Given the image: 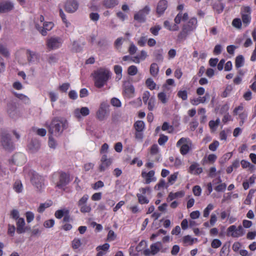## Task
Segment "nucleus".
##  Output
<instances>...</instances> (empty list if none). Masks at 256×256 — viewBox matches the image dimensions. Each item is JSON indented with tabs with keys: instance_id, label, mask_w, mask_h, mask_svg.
Segmentation results:
<instances>
[{
	"instance_id": "1",
	"label": "nucleus",
	"mask_w": 256,
	"mask_h": 256,
	"mask_svg": "<svg viewBox=\"0 0 256 256\" xmlns=\"http://www.w3.org/2000/svg\"><path fill=\"white\" fill-rule=\"evenodd\" d=\"M46 125L48 134L58 137L68 127V122L64 119L54 118L49 124H46Z\"/></svg>"
},
{
	"instance_id": "2",
	"label": "nucleus",
	"mask_w": 256,
	"mask_h": 256,
	"mask_svg": "<svg viewBox=\"0 0 256 256\" xmlns=\"http://www.w3.org/2000/svg\"><path fill=\"white\" fill-rule=\"evenodd\" d=\"M92 75L94 78V85L98 88H101L106 84L111 76L110 71L104 68H98L94 72Z\"/></svg>"
},
{
	"instance_id": "3",
	"label": "nucleus",
	"mask_w": 256,
	"mask_h": 256,
	"mask_svg": "<svg viewBox=\"0 0 256 256\" xmlns=\"http://www.w3.org/2000/svg\"><path fill=\"white\" fill-rule=\"evenodd\" d=\"M0 144L2 148L8 152H12L15 149V145L12 140L10 134L6 130H2L0 133Z\"/></svg>"
},
{
	"instance_id": "4",
	"label": "nucleus",
	"mask_w": 256,
	"mask_h": 256,
	"mask_svg": "<svg viewBox=\"0 0 256 256\" xmlns=\"http://www.w3.org/2000/svg\"><path fill=\"white\" fill-rule=\"evenodd\" d=\"M110 106L105 102L101 103L99 109L96 113V118L100 121L105 120L110 114Z\"/></svg>"
},
{
	"instance_id": "5",
	"label": "nucleus",
	"mask_w": 256,
	"mask_h": 256,
	"mask_svg": "<svg viewBox=\"0 0 256 256\" xmlns=\"http://www.w3.org/2000/svg\"><path fill=\"white\" fill-rule=\"evenodd\" d=\"M190 140L188 138H180L176 143L177 146H180V152L182 154L186 155L187 154L190 150V148L188 146Z\"/></svg>"
},
{
	"instance_id": "6",
	"label": "nucleus",
	"mask_w": 256,
	"mask_h": 256,
	"mask_svg": "<svg viewBox=\"0 0 256 256\" xmlns=\"http://www.w3.org/2000/svg\"><path fill=\"white\" fill-rule=\"evenodd\" d=\"M150 11V7L146 6L143 9L134 15V19L139 22H144L146 20V16L149 14Z\"/></svg>"
},
{
	"instance_id": "7",
	"label": "nucleus",
	"mask_w": 256,
	"mask_h": 256,
	"mask_svg": "<svg viewBox=\"0 0 256 256\" xmlns=\"http://www.w3.org/2000/svg\"><path fill=\"white\" fill-rule=\"evenodd\" d=\"M161 246V242H158L152 244L150 246V249H146L144 250L143 254L145 256H154L160 250Z\"/></svg>"
},
{
	"instance_id": "8",
	"label": "nucleus",
	"mask_w": 256,
	"mask_h": 256,
	"mask_svg": "<svg viewBox=\"0 0 256 256\" xmlns=\"http://www.w3.org/2000/svg\"><path fill=\"white\" fill-rule=\"evenodd\" d=\"M78 2L76 0H67L65 3L64 10L68 13H73L78 9Z\"/></svg>"
},
{
	"instance_id": "9",
	"label": "nucleus",
	"mask_w": 256,
	"mask_h": 256,
	"mask_svg": "<svg viewBox=\"0 0 256 256\" xmlns=\"http://www.w3.org/2000/svg\"><path fill=\"white\" fill-rule=\"evenodd\" d=\"M62 44V40L59 37H52L47 40V46L50 50L60 48Z\"/></svg>"
},
{
	"instance_id": "10",
	"label": "nucleus",
	"mask_w": 256,
	"mask_h": 256,
	"mask_svg": "<svg viewBox=\"0 0 256 256\" xmlns=\"http://www.w3.org/2000/svg\"><path fill=\"white\" fill-rule=\"evenodd\" d=\"M31 182L38 190H40L44 184V178L37 173H34L31 177Z\"/></svg>"
},
{
	"instance_id": "11",
	"label": "nucleus",
	"mask_w": 256,
	"mask_h": 256,
	"mask_svg": "<svg viewBox=\"0 0 256 256\" xmlns=\"http://www.w3.org/2000/svg\"><path fill=\"white\" fill-rule=\"evenodd\" d=\"M228 231L232 232L231 236L234 238H238L244 234V230L242 226H239L238 228L234 225L231 226L228 228Z\"/></svg>"
},
{
	"instance_id": "12",
	"label": "nucleus",
	"mask_w": 256,
	"mask_h": 256,
	"mask_svg": "<svg viewBox=\"0 0 256 256\" xmlns=\"http://www.w3.org/2000/svg\"><path fill=\"white\" fill-rule=\"evenodd\" d=\"M70 175L66 172H62L59 177V181L57 183L56 186L60 188L65 186L70 182Z\"/></svg>"
},
{
	"instance_id": "13",
	"label": "nucleus",
	"mask_w": 256,
	"mask_h": 256,
	"mask_svg": "<svg viewBox=\"0 0 256 256\" xmlns=\"http://www.w3.org/2000/svg\"><path fill=\"white\" fill-rule=\"evenodd\" d=\"M14 8V4L10 1L0 0V13H5L12 10Z\"/></svg>"
},
{
	"instance_id": "14",
	"label": "nucleus",
	"mask_w": 256,
	"mask_h": 256,
	"mask_svg": "<svg viewBox=\"0 0 256 256\" xmlns=\"http://www.w3.org/2000/svg\"><path fill=\"white\" fill-rule=\"evenodd\" d=\"M54 24L52 22H46L44 24L43 27L40 26L38 24H36V28L38 30L42 36H46L47 31L52 29Z\"/></svg>"
},
{
	"instance_id": "15",
	"label": "nucleus",
	"mask_w": 256,
	"mask_h": 256,
	"mask_svg": "<svg viewBox=\"0 0 256 256\" xmlns=\"http://www.w3.org/2000/svg\"><path fill=\"white\" fill-rule=\"evenodd\" d=\"M102 164L100 166L99 170L100 172H103L108 167L112 162L111 158H108L106 154H104L100 160Z\"/></svg>"
},
{
	"instance_id": "16",
	"label": "nucleus",
	"mask_w": 256,
	"mask_h": 256,
	"mask_svg": "<svg viewBox=\"0 0 256 256\" xmlns=\"http://www.w3.org/2000/svg\"><path fill=\"white\" fill-rule=\"evenodd\" d=\"M16 232L18 234L24 233L26 232V228H24L25 222L23 218H20L16 220Z\"/></svg>"
},
{
	"instance_id": "17",
	"label": "nucleus",
	"mask_w": 256,
	"mask_h": 256,
	"mask_svg": "<svg viewBox=\"0 0 256 256\" xmlns=\"http://www.w3.org/2000/svg\"><path fill=\"white\" fill-rule=\"evenodd\" d=\"M7 112L10 117L14 118L17 115L16 104L14 102H9L8 104Z\"/></svg>"
},
{
	"instance_id": "18",
	"label": "nucleus",
	"mask_w": 256,
	"mask_h": 256,
	"mask_svg": "<svg viewBox=\"0 0 256 256\" xmlns=\"http://www.w3.org/2000/svg\"><path fill=\"white\" fill-rule=\"evenodd\" d=\"M40 146V142L37 140H32L28 144V149L32 153L37 152Z\"/></svg>"
},
{
	"instance_id": "19",
	"label": "nucleus",
	"mask_w": 256,
	"mask_h": 256,
	"mask_svg": "<svg viewBox=\"0 0 256 256\" xmlns=\"http://www.w3.org/2000/svg\"><path fill=\"white\" fill-rule=\"evenodd\" d=\"M74 114L76 117L77 118H80V115H82L84 116L88 115L90 114V110L87 107H82L80 109H76L74 110Z\"/></svg>"
},
{
	"instance_id": "20",
	"label": "nucleus",
	"mask_w": 256,
	"mask_h": 256,
	"mask_svg": "<svg viewBox=\"0 0 256 256\" xmlns=\"http://www.w3.org/2000/svg\"><path fill=\"white\" fill-rule=\"evenodd\" d=\"M168 7V2L166 0H160L158 4L156 12L159 14H162Z\"/></svg>"
},
{
	"instance_id": "21",
	"label": "nucleus",
	"mask_w": 256,
	"mask_h": 256,
	"mask_svg": "<svg viewBox=\"0 0 256 256\" xmlns=\"http://www.w3.org/2000/svg\"><path fill=\"white\" fill-rule=\"evenodd\" d=\"M189 172L195 174H200L202 172V168L199 167V164L196 162H194L190 167Z\"/></svg>"
},
{
	"instance_id": "22",
	"label": "nucleus",
	"mask_w": 256,
	"mask_h": 256,
	"mask_svg": "<svg viewBox=\"0 0 256 256\" xmlns=\"http://www.w3.org/2000/svg\"><path fill=\"white\" fill-rule=\"evenodd\" d=\"M27 60L29 63L33 62L38 58V54L30 50H26Z\"/></svg>"
},
{
	"instance_id": "23",
	"label": "nucleus",
	"mask_w": 256,
	"mask_h": 256,
	"mask_svg": "<svg viewBox=\"0 0 256 256\" xmlns=\"http://www.w3.org/2000/svg\"><path fill=\"white\" fill-rule=\"evenodd\" d=\"M197 23V20L195 18H191L188 22L187 24H184L183 26V28L186 27V28H188V32H189L194 30L195 28V26Z\"/></svg>"
},
{
	"instance_id": "24",
	"label": "nucleus",
	"mask_w": 256,
	"mask_h": 256,
	"mask_svg": "<svg viewBox=\"0 0 256 256\" xmlns=\"http://www.w3.org/2000/svg\"><path fill=\"white\" fill-rule=\"evenodd\" d=\"M118 4L117 0H104L102 4L104 6L108 8H111L114 7Z\"/></svg>"
},
{
	"instance_id": "25",
	"label": "nucleus",
	"mask_w": 256,
	"mask_h": 256,
	"mask_svg": "<svg viewBox=\"0 0 256 256\" xmlns=\"http://www.w3.org/2000/svg\"><path fill=\"white\" fill-rule=\"evenodd\" d=\"M154 174V170H150L148 173L142 172V176L146 178V184H150L152 181V178Z\"/></svg>"
},
{
	"instance_id": "26",
	"label": "nucleus",
	"mask_w": 256,
	"mask_h": 256,
	"mask_svg": "<svg viewBox=\"0 0 256 256\" xmlns=\"http://www.w3.org/2000/svg\"><path fill=\"white\" fill-rule=\"evenodd\" d=\"M210 98V94L208 93H206L205 96L203 97H199L198 98L193 100L192 102L194 105H198L200 103H204L207 99Z\"/></svg>"
},
{
	"instance_id": "27",
	"label": "nucleus",
	"mask_w": 256,
	"mask_h": 256,
	"mask_svg": "<svg viewBox=\"0 0 256 256\" xmlns=\"http://www.w3.org/2000/svg\"><path fill=\"white\" fill-rule=\"evenodd\" d=\"M163 50L162 49H158L154 50V56L155 59L158 62H162L164 60L162 56Z\"/></svg>"
},
{
	"instance_id": "28",
	"label": "nucleus",
	"mask_w": 256,
	"mask_h": 256,
	"mask_svg": "<svg viewBox=\"0 0 256 256\" xmlns=\"http://www.w3.org/2000/svg\"><path fill=\"white\" fill-rule=\"evenodd\" d=\"M188 28H186V27L183 28H182V31L179 33L178 36V40L180 42L186 39L187 36V35L188 34Z\"/></svg>"
},
{
	"instance_id": "29",
	"label": "nucleus",
	"mask_w": 256,
	"mask_h": 256,
	"mask_svg": "<svg viewBox=\"0 0 256 256\" xmlns=\"http://www.w3.org/2000/svg\"><path fill=\"white\" fill-rule=\"evenodd\" d=\"M159 68L156 63H152L150 66V72L153 76H156L158 74Z\"/></svg>"
},
{
	"instance_id": "30",
	"label": "nucleus",
	"mask_w": 256,
	"mask_h": 256,
	"mask_svg": "<svg viewBox=\"0 0 256 256\" xmlns=\"http://www.w3.org/2000/svg\"><path fill=\"white\" fill-rule=\"evenodd\" d=\"M244 63V58L242 55L238 56L235 61V64L236 68H239L243 66Z\"/></svg>"
},
{
	"instance_id": "31",
	"label": "nucleus",
	"mask_w": 256,
	"mask_h": 256,
	"mask_svg": "<svg viewBox=\"0 0 256 256\" xmlns=\"http://www.w3.org/2000/svg\"><path fill=\"white\" fill-rule=\"evenodd\" d=\"M134 126L137 132H142L144 128V124L142 120H138L135 122Z\"/></svg>"
},
{
	"instance_id": "32",
	"label": "nucleus",
	"mask_w": 256,
	"mask_h": 256,
	"mask_svg": "<svg viewBox=\"0 0 256 256\" xmlns=\"http://www.w3.org/2000/svg\"><path fill=\"white\" fill-rule=\"evenodd\" d=\"M124 92L128 96H131L134 92V88L132 84H128L125 86Z\"/></svg>"
},
{
	"instance_id": "33",
	"label": "nucleus",
	"mask_w": 256,
	"mask_h": 256,
	"mask_svg": "<svg viewBox=\"0 0 256 256\" xmlns=\"http://www.w3.org/2000/svg\"><path fill=\"white\" fill-rule=\"evenodd\" d=\"M179 196L181 197L183 196L182 193L180 192H178L176 193L170 192L167 198V201H172Z\"/></svg>"
},
{
	"instance_id": "34",
	"label": "nucleus",
	"mask_w": 256,
	"mask_h": 256,
	"mask_svg": "<svg viewBox=\"0 0 256 256\" xmlns=\"http://www.w3.org/2000/svg\"><path fill=\"white\" fill-rule=\"evenodd\" d=\"M146 84L151 90H153L156 88V84L151 78H148L146 80Z\"/></svg>"
},
{
	"instance_id": "35",
	"label": "nucleus",
	"mask_w": 256,
	"mask_h": 256,
	"mask_svg": "<svg viewBox=\"0 0 256 256\" xmlns=\"http://www.w3.org/2000/svg\"><path fill=\"white\" fill-rule=\"evenodd\" d=\"M144 195V194H136L139 203L140 204H148L149 202L148 200Z\"/></svg>"
},
{
	"instance_id": "36",
	"label": "nucleus",
	"mask_w": 256,
	"mask_h": 256,
	"mask_svg": "<svg viewBox=\"0 0 256 256\" xmlns=\"http://www.w3.org/2000/svg\"><path fill=\"white\" fill-rule=\"evenodd\" d=\"M82 245L80 240L78 238H74L72 242V248L74 249H77Z\"/></svg>"
},
{
	"instance_id": "37",
	"label": "nucleus",
	"mask_w": 256,
	"mask_h": 256,
	"mask_svg": "<svg viewBox=\"0 0 256 256\" xmlns=\"http://www.w3.org/2000/svg\"><path fill=\"white\" fill-rule=\"evenodd\" d=\"M155 98L152 96L150 98L149 100L147 102L148 108L149 110H152L154 106Z\"/></svg>"
},
{
	"instance_id": "38",
	"label": "nucleus",
	"mask_w": 256,
	"mask_h": 256,
	"mask_svg": "<svg viewBox=\"0 0 256 256\" xmlns=\"http://www.w3.org/2000/svg\"><path fill=\"white\" fill-rule=\"evenodd\" d=\"M58 58L56 54H50L47 56V61L50 64H54L57 62Z\"/></svg>"
},
{
	"instance_id": "39",
	"label": "nucleus",
	"mask_w": 256,
	"mask_h": 256,
	"mask_svg": "<svg viewBox=\"0 0 256 256\" xmlns=\"http://www.w3.org/2000/svg\"><path fill=\"white\" fill-rule=\"evenodd\" d=\"M242 22L246 26L250 22V16L249 14H242Z\"/></svg>"
},
{
	"instance_id": "40",
	"label": "nucleus",
	"mask_w": 256,
	"mask_h": 256,
	"mask_svg": "<svg viewBox=\"0 0 256 256\" xmlns=\"http://www.w3.org/2000/svg\"><path fill=\"white\" fill-rule=\"evenodd\" d=\"M158 99L163 104H166L167 102L168 99L164 92H160L158 93Z\"/></svg>"
},
{
	"instance_id": "41",
	"label": "nucleus",
	"mask_w": 256,
	"mask_h": 256,
	"mask_svg": "<svg viewBox=\"0 0 256 256\" xmlns=\"http://www.w3.org/2000/svg\"><path fill=\"white\" fill-rule=\"evenodd\" d=\"M14 188L16 192H20L22 190V183L20 181H16L14 185Z\"/></svg>"
},
{
	"instance_id": "42",
	"label": "nucleus",
	"mask_w": 256,
	"mask_h": 256,
	"mask_svg": "<svg viewBox=\"0 0 256 256\" xmlns=\"http://www.w3.org/2000/svg\"><path fill=\"white\" fill-rule=\"evenodd\" d=\"M121 118V113L120 112H114L112 114V120L114 122H116L120 121Z\"/></svg>"
},
{
	"instance_id": "43",
	"label": "nucleus",
	"mask_w": 256,
	"mask_h": 256,
	"mask_svg": "<svg viewBox=\"0 0 256 256\" xmlns=\"http://www.w3.org/2000/svg\"><path fill=\"white\" fill-rule=\"evenodd\" d=\"M214 206L212 204H210L208 205L206 208L204 210V216L205 218L208 217L209 216L210 211L213 210Z\"/></svg>"
},
{
	"instance_id": "44",
	"label": "nucleus",
	"mask_w": 256,
	"mask_h": 256,
	"mask_svg": "<svg viewBox=\"0 0 256 256\" xmlns=\"http://www.w3.org/2000/svg\"><path fill=\"white\" fill-rule=\"evenodd\" d=\"M232 25L234 28L240 29L242 28V21L239 18H234L232 22Z\"/></svg>"
},
{
	"instance_id": "45",
	"label": "nucleus",
	"mask_w": 256,
	"mask_h": 256,
	"mask_svg": "<svg viewBox=\"0 0 256 256\" xmlns=\"http://www.w3.org/2000/svg\"><path fill=\"white\" fill-rule=\"evenodd\" d=\"M128 74L130 76H134L138 72V68L135 66H130L128 70Z\"/></svg>"
},
{
	"instance_id": "46",
	"label": "nucleus",
	"mask_w": 256,
	"mask_h": 256,
	"mask_svg": "<svg viewBox=\"0 0 256 256\" xmlns=\"http://www.w3.org/2000/svg\"><path fill=\"white\" fill-rule=\"evenodd\" d=\"M54 136L49 135L48 145L50 148H55L56 146V142L54 138Z\"/></svg>"
},
{
	"instance_id": "47",
	"label": "nucleus",
	"mask_w": 256,
	"mask_h": 256,
	"mask_svg": "<svg viewBox=\"0 0 256 256\" xmlns=\"http://www.w3.org/2000/svg\"><path fill=\"white\" fill-rule=\"evenodd\" d=\"M256 190L254 189H251L250 190L245 200L246 204H250L251 199L252 198L253 194L255 192Z\"/></svg>"
},
{
	"instance_id": "48",
	"label": "nucleus",
	"mask_w": 256,
	"mask_h": 256,
	"mask_svg": "<svg viewBox=\"0 0 256 256\" xmlns=\"http://www.w3.org/2000/svg\"><path fill=\"white\" fill-rule=\"evenodd\" d=\"M88 198V196L87 194L84 195L78 202V205L79 207L86 204L87 200Z\"/></svg>"
},
{
	"instance_id": "49",
	"label": "nucleus",
	"mask_w": 256,
	"mask_h": 256,
	"mask_svg": "<svg viewBox=\"0 0 256 256\" xmlns=\"http://www.w3.org/2000/svg\"><path fill=\"white\" fill-rule=\"evenodd\" d=\"M52 204V203H44L41 204L38 208V212L42 213L43 212L45 209L47 208H48Z\"/></svg>"
},
{
	"instance_id": "50",
	"label": "nucleus",
	"mask_w": 256,
	"mask_h": 256,
	"mask_svg": "<svg viewBox=\"0 0 256 256\" xmlns=\"http://www.w3.org/2000/svg\"><path fill=\"white\" fill-rule=\"evenodd\" d=\"M213 8L218 12V13L220 14L223 11L224 6L222 3H220L219 4H214Z\"/></svg>"
},
{
	"instance_id": "51",
	"label": "nucleus",
	"mask_w": 256,
	"mask_h": 256,
	"mask_svg": "<svg viewBox=\"0 0 256 256\" xmlns=\"http://www.w3.org/2000/svg\"><path fill=\"white\" fill-rule=\"evenodd\" d=\"M178 96L182 100H185L188 98V92L186 90H180L178 92Z\"/></svg>"
},
{
	"instance_id": "52",
	"label": "nucleus",
	"mask_w": 256,
	"mask_h": 256,
	"mask_svg": "<svg viewBox=\"0 0 256 256\" xmlns=\"http://www.w3.org/2000/svg\"><path fill=\"white\" fill-rule=\"evenodd\" d=\"M110 103L114 106L118 107V108L121 106V102L117 98H112L110 100Z\"/></svg>"
},
{
	"instance_id": "53",
	"label": "nucleus",
	"mask_w": 256,
	"mask_h": 256,
	"mask_svg": "<svg viewBox=\"0 0 256 256\" xmlns=\"http://www.w3.org/2000/svg\"><path fill=\"white\" fill-rule=\"evenodd\" d=\"M222 244V242L219 239H214L211 244V246L212 248H219Z\"/></svg>"
},
{
	"instance_id": "54",
	"label": "nucleus",
	"mask_w": 256,
	"mask_h": 256,
	"mask_svg": "<svg viewBox=\"0 0 256 256\" xmlns=\"http://www.w3.org/2000/svg\"><path fill=\"white\" fill-rule=\"evenodd\" d=\"M10 216L12 219L15 220L20 218H19V212L17 210H12L10 212Z\"/></svg>"
},
{
	"instance_id": "55",
	"label": "nucleus",
	"mask_w": 256,
	"mask_h": 256,
	"mask_svg": "<svg viewBox=\"0 0 256 256\" xmlns=\"http://www.w3.org/2000/svg\"><path fill=\"white\" fill-rule=\"evenodd\" d=\"M168 140V137L163 134L160 135V137L158 140V143L160 145L162 146Z\"/></svg>"
},
{
	"instance_id": "56",
	"label": "nucleus",
	"mask_w": 256,
	"mask_h": 256,
	"mask_svg": "<svg viewBox=\"0 0 256 256\" xmlns=\"http://www.w3.org/2000/svg\"><path fill=\"white\" fill-rule=\"evenodd\" d=\"M217 157L214 154H209L208 156V160H204V164L205 162H209L210 163H214L215 160H216Z\"/></svg>"
},
{
	"instance_id": "57",
	"label": "nucleus",
	"mask_w": 256,
	"mask_h": 256,
	"mask_svg": "<svg viewBox=\"0 0 256 256\" xmlns=\"http://www.w3.org/2000/svg\"><path fill=\"white\" fill-rule=\"evenodd\" d=\"M80 208V210L82 213L89 212L91 211V207L87 204L83 205Z\"/></svg>"
},
{
	"instance_id": "58",
	"label": "nucleus",
	"mask_w": 256,
	"mask_h": 256,
	"mask_svg": "<svg viewBox=\"0 0 256 256\" xmlns=\"http://www.w3.org/2000/svg\"><path fill=\"white\" fill-rule=\"evenodd\" d=\"M230 245L226 246V244H224L222 247L220 251V255L221 256H226L228 255V254H226L228 250Z\"/></svg>"
},
{
	"instance_id": "59",
	"label": "nucleus",
	"mask_w": 256,
	"mask_h": 256,
	"mask_svg": "<svg viewBox=\"0 0 256 256\" xmlns=\"http://www.w3.org/2000/svg\"><path fill=\"white\" fill-rule=\"evenodd\" d=\"M226 184L225 183H221L216 186L214 190L218 192H223L226 190Z\"/></svg>"
},
{
	"instance_id": "60",
	"label": "nucleus",
	"mask_w": 256,
	"mask_h": 256,
	"mask_svg": "<svg viewBox=\"0 0 256 256\" xmlns=\"http://www.w3.org/2000/svg\"><path fill=\"white\" fill-rule=\"evenodd\" d=\"M116 236L114 232L112 230H109L107 236V240L108 241H112L116 239Z\"/></svg>"
},
{
	"instance_id": "61",
	"label": "nucleus",
	"mask_w": 256,
	"mask_h": 256,
	"mask_svg": "<svg viewBox=\"0 0 256 256\" xmlns=\"http://www.w3.org/2000/svg\"><path fill=\"white\" fill-rule=\"evenodd\" d=\"M150 98V92L148 91H145L142 95V100L144 104H146Z\"/></svg>"
},
{
	"instance_id": "62",
	"label": "nucleus",
	"mask_w": 256,
	"mask_h": 256,
	"mask_svg": "<svg viewBox=\"0 0 256 256\" xmlns=\"http://www.w3.org/2000/svg\"><path fill=\"white\" fill-rule=\"evenodd\" d=\"M26 221L28 223L32 222L34 218V214L31 212H27L26 213Z\"/></svg>"
},
{
	"instance_id": "63",
	"label": "nucleus",
	"mask_w": 256,
	"mask_h": 256,
	"mask_svg": "<svg viewBox=\"0 0 256 256\" xmlns=\"http://www.w3.org/2000/svg\"><path fill=\"white\" fill-rule=\"evenodd\" d=\"M161 29L160 26H156L154 27H152L150 28V32L154 35L157 36L158 34L159 30Z\"/></svg>"
},
{
	"instance_id": "64",
	"label": "nucleus",
	"mask_w": 256,
	"mask_h": 256,
	"mask_svg": "<svg viewBox=\"0 0 256 256\" xmlns=\"http://www.w3.org/2000/svg\"><path fill=\"white\" fill-rule=\"evenodd\" d=\"M219 146V142L217 140H214L212 143L209 145V149L212 151L216 150Z\"/></svg>"
}]
</instances>
